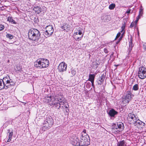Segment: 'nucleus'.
Segmentation results:
<instances>
[{"instance_id": "nucleus-21", "label": "nucleus", "mask_w": 146, "mask_h": 146, "mask_svg": "<svg viewBox=\"0 0 146 146\" xmlns=\"http://www.w3.org/2000/svg\"><path fill=\"white\" fill-rule=\"evenodd\" d=\"M33 10L35 11V12L38 14L41 13L40 11V7H39L37 6L36 7H34L33 8Z\"/></svg>"}, {"instance_id": "nucleus-20", "label": "nucleus", "mask_w": 146, "mask_h": 146, "mask_svg": "<svg viewBox=\"0 0 146 146\" xmlns=\"http://www.w3.org/2000/svg\"><path fill=\"white\" fill-rule=\"evenodd\" d=\"M126 143L123 140L118 142L117 143L118 146H126Z\"/></svg>"}, {"instance_id": "nucleus-34", "label": "nucleus", "mask_w": 146, "mask_h": 146, "mask_svg": "<svg viewBox=\"0 0 146 146\" xmlns=\"http://www.w3.org/2000/svg\"><path fill=\"white\" fill-rule=\"evenodd\" d=\"M4 28V26L2 24H0V31L3 30Z\"/></svg>"}, {"instance_id": "nucleus-7", "label": "nucleus", "mask_w": 146, "mask_h": 146, "mask_svg": "<svg viewBox=\"0 0 146 146\" xmlns=\"http://www.w3.org/2000/svg\"><path fill=\"white\" fill-rule=\"evenodd\" d=\"M134 95L130 92H127L126 95L123 97L122 102L124 104H128L133 97Z\"/></svg>"}, {"instance_id": "nucleus-11", "label": "nucleus", "mask_w": 146, "mask_h": 146, "mask_svg": "<svg viewBox=\"0 0 146 146\" xmlns=\"http://www.w3.org/2000/svg\"><path fill=\"white\" fill-rule=\"evenodd\" d=\"M71 143L73 145L80 146V141L79 137L76 136H72L71 140Z\"/></svg>"}, {"instance_id": "nucleus-47", "label": "nucleus", "mask_w": 146, "mask_h": 146, "mask_svg": "<svg viewBox=\"0 0 146 146\" xmlns=\"http://www.w3.org/2000/svg\"><path fill=\"white\" fill-rule=\"evenodd\" d=\"M144 50H146V46H144Z\"/></svg>"}, {"instance_id": "nucleus-5", "label": "nucleus", "mask_w": 146, "mask_h": 146, "mask_svg": "<svg viewBox=\"0 0 146 146\" xmlns=\"http://www.w3.org/2000/svg\"><path fill=\"white\" fill-rule=\"evenodd\" d=\"M80 137V146L88 145L90 144V139L89 136L85 133L82 134Z\"/></svg>"}, {"instance_id": "nucleus-43", "label": "nucleus", "mask_w": 146, "mask_h": 146, "mask_svg": "<svg viewBox=\"0 0 146 146\" xmlns=\"http://www.w3.org/2000/svg\"><path fill=\"white\" fill-rule=\"evenodd\" d=\"M65 107L66 108H68L69 107V106L68 105L67 106H65Z\"/></svg>"}, {"instance_id": "nucleus-27", "label": "nucleus", "mask_w": 146, "mask_h": 146, "mask_svg": "<svg viewBox=\"0 0 146 146\" xmlns=\"http://www.w3.org/2000/svg\"><path fill=\"white\" fill-rule=\"evenodd\" d=\"M139 89V86L138 84H135L133 87V90L135 91Z\"/></svg>"}, {"instance_id": "nucleus-1", "label": "nucleus", "mask_w": 146, "mask_h": 146, "mask_svg": "<svg viewBox=\"0 0 146 146\" xmlns=\"http://www.w3.org/2000/svg\"><path fill=\"white\" fill-rule=\"evenodd\" d=\"M40 35L39 31L36 29H30L28 33V37L29 39L38 44H41L44 40V39L41 38Z\"/></svg>"}, {"instance_id": "nucleus-16", "label": "nucleus", "mask_w": 146, "mask_h": 146, "mask_svg": "<svg viewBox=\"0 0 146 146\" xmlns=\"http://www.w3.org/2000/svg\"><path fill=\"white\" fill-rule=\"evenodd\" d=\"M129 50L131 51L132 49V48L133 46L134 45L133 44L132 42V38L131 37L129 39Z\"/></svg>"}, {"instance_id": "nucleus-41", "label": "nucleus", "mask_w": 146, "mask_h": 146, "mask_svg": "<svg viewBox=\"0 0 146 146\" xmlns=\"http://www.w3.org/2000/svg\"><path fill=\"white\" fill-rule=\"evenodd\" d=\"M92 83V86L94 87V81H91V82Z\"/></svg>"}, {"instance_id": "nucleus-22", "label": "nucleus", "mask_w": 146, "mask_h": 146, "mask_svg": "<svg viewBox=\"0 0 146 146\" xmlns=\"http://www.w3.org/2000/svg\"><path fill=\"white\" fill-rule=\"evenodd\" d=\"M131 121V124H134L136 123L137 121H139L140 120L139 119H137V118L136 117V116L135 115L134 117V119L133 120L131 119L130 120Z\"/></svg>"}, {"instance_id": "nucleus-19", "label": "nucleus", "mask_w": 146, "mask_h": 146, "mask_svg": "<svg viewBox=\"0 0 146 146\" xmlns=\"http://www.w3.org/2000/svg\"><path fill=\"white\" fill-rule=\"evenodd\" d=\"M95 75L94 74H90L89 75V78L88 80L91 81H94Z\"/></svg>"}, {"instance_id": "nucleus-29", "label": "nucleus", "mask_w": 146, "mask_h": 146, "mask_svg": "<svg viewBox=\"0 0 146 146\" xmlns=\"http://www.w3.org/2000/svg\"><path fill=\"white\" fill-rule=\"evenodd\" d=\"M6 37L8 38H9L10 39H12L13 38V35L9 34H7Z\"/></svg>"}, {"instance_id": "nucleus-31", "label": "nucleus", "mask_w": 146, "mask_h": 146, "mask_svg": "<svg viewBox=\"0 0 146 146\" xmlns=\"http://www.w3.org/2000/svg\"><path fill=\"white\" fill-rule=\"evenodd\" d=\"M137 25H135V22H132L131 23V25H130L129 26V27L130 28H132L134 26H135V27H136V26Z\"/></svg>"}, {"instance_id": "nucleus-46", "label": "nucleus", "mask_w": 146, "mask_h": 146, "mask_svg": "<svg viewBox=\"0 0 146 146\" xmlns=\"http://www.w3.org/2000/svg\"><path fill=\"white\" fill-rule=\"evenodd\" d=\"M66 112H68V111H69V110L68 109H67L66 110Z\"/></svg>"}, {"instance_id": "nucleus-38", "label": "nucleus", "mask_w": 146, "mask_h": 146, "mask_svg": "<svg viewBox=\"0 0 146 146\" xmlns=\"http://www.w3.org/2000/svg\"><path fill=\"white\" fill-rule=\"evenodd\" d=\"M97 82L98 85H101L102 83V82H101V81H100L98 79L97 81Z\"/></svg>"}, {"instance_id": "nucleus-42", "label": "nucleus", "mask_w": 146, "mask_h": 146, "mask_svg": "<svg viewBox=\"0 0 146 146\" xmlns=\"http://www.w3.org/2000/svg\"><path fill=\"white\" fill-rule=\"evenodd\" d=\"M61 28L62 29H64V30H65V29H64V26H62L61 27Z\"/></svg>"}, {"instance_id": "nucleus-23", "label": "nucleus", "mask_w": 146, "mask_h": 146, "mask_svg": "<svg viewBox=\"0 0 146 146\" xmlns=\"http://www.w3.org/2000/svg\"><path fill=\"white\" fill-rule=\"evenodd\" d=\"M7 21H9V22L11 23L12 24H16V23L15 21L11 17H8Z\"/></svg>"}, {"instance_id": "nucleus-26", "label": "nucleus", "mask_w": 146, "mask_h": 146, "mask_svg": "<svg viewBox=\"0 0 146 146\" xmlns=\"http://www.w3.org/2000/svg\"><path fill=\"white\" fill-rule=\"evenodd\" d=\"M46 8L44 6L42 7H40V12H42L43 13H44L46 12Z\"/></svg>"}, {"instance_id": "nucleus-2", "label": "nucleus", "mask_w": 146, "mask_h": 146, "mask_svg": "<svg viewBox=\"0 0 146 146\" xmlns=\"http://www.w3.org/2000/svg\"><path fill=\"white\" fill-rule=\"evenodd\" d=\"M15 84V82L10 78L9 76H7L3 78V79H0V90L4 88L7 89Z\"/></svg>"}, {"instance_id": "nucleus-44", "label": "nucleus", "mask_w": 146, "mask_h": 146, "mask_svg": "<svg viewBox=\"0 0 146 146\" xmlns=\"http://www.w3.org/2000/svg\"><path fill=\"white\" fill-rule=\"evenodd\" d=\"M140 121H137L136 123L140 124L141 122Z\"/></svg>"}, {"instance_id": "nucleus-36", "label": "nucleus", "mask_w": 146, "mask_h": 146, "mask_svg": "<svg viewBox=\"0 0 146 146\" xmlns=\"http://www.w3.org/2000/svg\"><path fill=\"white\" fill-rule=\"evenodd\" d=\"M15 70H21V68L20 66H17L16 68H15Z\"/></svg>"}, {"instance_id": "nucleus-28", "label": "nucleus", "mask_w": 146, "mask_h": 146, "mask_svg": "<svg viewBox=\"0 0 146 146\" xmlns=\"http://www.w3.org/2000/svg\"><path fill=\"white\" fill-rule=\"evenodd\" d=\"M115 7V5L114 4L112 3L110 5L109 8L110 9L112 10Z\"/></svg>"}, {"instance_id": "nucleus-49", "label": "nucleus", "mask_w": 146, "mask_h": 146, "mask_svg": "<svg viewBox=\"0 0 146 146\" xmlns=\"http://www.w3.org/2000/svg\"><path fill=\"white\" fill-rule=\"evenodd\" d=\"M78 37H80V36H78Z\"/></svg>"}, {"instance_id": "nucleus-24", "label": "nucleus", "mask_w": 146, "mask_h": 146, "mask_svg": "<svg viewBox=\"0 0 146 146\" xmlns=\"http://www.w3.org/2000/svg\"><path fill=\"white\" fill-rule=\"evenodd\" d=\"M8 133H9V136H8L9 139H10V140H11V138L12 137L13 135V131H11V132H9V131H10L9 129H8Z\"/></svg>"}, {"instance_id": "nucleus-33", "label": "nucleus", "mask_w": 146, "mask_h": 146, "mask_svg": "<svg viewBox=\"0 0 146 146\" xmlns=\"http://www.w3.org/2000/svg\"><path fill=\"white\" fill-rule=\"evenodd\" d=\"M108 17V16H107L106 15L105 17H104V18L103 19V20H104V21L106 22H108V21H109V20L107 19H107Z\"/></svg>"}, {"instance_id": "nucleus-9", "label": "nucleus", "mask_w": 146, "mask_h": 146, "mask_svg": "<svg viewBox=\"0 0 146 146\" xmlns=\"http://www.w3.org/2000/svg\"><path fill=\"white\" fill-rule=\"evenodd\" d=\"M66 102V100L63 97H61V98H59V99H55L54 100V103L53 104L55 107L58 106V104L59 106L58 109H59L60 108V105H63Z\"/></svg>"}, {"instance_id": "nucleus-6", "label": "nucleus", "mask_w": 146, "mask_h": 146, "mask_svg": "<svg viewBox=\"0 0 146 146\" xmlns=\"http://www.w3.org/2000/svg\"><path fill=\"white\" fill-rule=\"evenodd\" d=\"M83 31V29L80 27L78 29L77 31L74 33L73 36L76 40L79 41L82 39L83 35L82 34Z\"/></svg>"}, {"instance_id": "nucleus-17", "label": "nucleus", "mask_w": 146, "mask_h": 146, "mask_svg": "<svg viewBox=\"0 0 146 146\" xmlns=\"http://www.w3.org/2000/svg\"><path fill=\"white\" fill-rule=\"evenodd\" d=\"M71 72L70 71L69 72L68 76L69 77H72L75 75L76 72L75 70L74 69H71Z\"/></svg>"}, {"instance_id": "nucleus-45", "label": "nucleus", "mask_w": 146, "mask_h": 146, "mask_svg": "<svg viewBox=\"0 0 146 146\" xmlns=\"http://www.w3.org/2000/svg\"><path fill=\"white\" fill-rule=\"evenodd\" d=\"M113 53L111 55H110V57H112L113 55Z\"/></svg>"}, {"instance_id": "nucleus-30", "label": "nucleus", "mask_w": 146, "mask_h": 146, "mask_svg": "<svg viewBox=\"0 0 146 146\" xmlns=\"http://www.w3.org/2000/svg\"><path fill=\"white\" fill-rule=\"evenodd\" d=\"M105 79V77L104 76V75H102L98 79L100 80V81H101V82H103Z\"/></svg>"}, {"instance_id": "nucleus-10", "label": "nucleus", "mask_w": 146, "mask_h": 146, "mask_svg": "<svg viewBox=\"0 0 146 146\" xmlns=\"http://www.w3.org/2000/svg\"><path fill=\"white\" fill-rule=\"evenodd\" d=\"M46 30L44 33L45 37H48L52 35L54 31V29L52 25H48L46 27Z\"/></svg>"}, {"instance_id": "nucleus-40", "label": "nucleus", "mask_w": 146, "mask_h": 146, "mask_svg": "<svg viewBox=\"0 0 146 146\" xmlns=\"http://www.w3.org/2000/svg\"><path fill=\"white\" fill-rule=\"evenodd\" d=\"M131 9H128V10H127L126 12V13H127V14H129L130 13Z\"/></svg>"}, {"instance_id": "nucleus-48", "label": "nucleus", "mask_w": 146, "mask_h": 146, "mask_svg": "<svg viewBox=\"0 0 146 146\" xmlns=\"http://www.w3.org/2000/svg\"><path fill=\"white\" fill-rule=\"evenodd\" d=\"M11 140H10V139H9V138L8 139V140L7 141V142L10 141Z\"/></svg>"}, {"instance_id": "nucleus-37", "label": "nucleus", "mask_w": 146, "mask_h": 146, "mask_svg": "<svg viewBox=\"0 0 146 146\" xmlns=\"http://www.w3.org/2000/svg\"><path fill=\"white\" fill-rule=\"evenodd\" d=\"M121 35V33L120 32H119L117 34V36L116 37V38L115 39V40L117 39V38H118L120 35Z\"/></svg>"}, {"instance_id": "nucleus-8", "label": "nucleus", "mask_w": 146, "mask_h": 146, "mask_svg": "<svg viewBox=\"0 0 146 146\" xmlns=\"http://www.w3.org/2000/svg\"><path fill=\"white\" fill-rule=\"evenodd\" d=\"M138 76L141 79H144L146 77V68L143 66L139 68L138 72Z\"/></svg>"}, {"instance_id": "nucleus-12", "label": "nucleus", "mask_w": 146, "mask_h": 146, "mask_svg": "<svg viewBox=\"0 0 146 146\" xmlns=\"http://www.w3.org/2000/svg\"><path fill=\"white\" fill-rule=\"evenodd\" d=\"M67 64L64 62H62L58 66V69L60 72L66 71L67 68Z\"/></svg>"}, {"instance_id": "nucleus-32", "label": "nucleus", "mask_w": 146, "mask_h": 146, "mask_svg": "<svg viewBox=\"0 0 146 146\" xmlns=\"http://www.w3.org/2000/svg\"><path fill=\"white\" fill-rule=\"evenodd\" d=\"M140 16L139 15L137 18L136 20H135V25H137V23L140 18Z\"/></svg>"}, {"instance_id": "nucleus-39", "label": "nucleus", "mask_w": 146, "mask_h": 146, "mask_svg": "<svg viewBox=\"0 0 146 146\" xmlns=\"http://www.w3.org/2000/svg\"><path fill=\"white\" fill-rule=\"evenodd\" d=\"M104 52L106 54H107L108 53V50L106 48H104Z\"/></svg>"}, {"instance_id": "nucleus-3", "label": "nucleus", "mask_w": 146, "mask_h": 146, "mask_svg": "<svg viewBox=\"0 0 146 146\" xmlns=\"http://www.w3.org/2000/svg\"><path fill=\"white\" fill-rule=\"evenodd\" d=\"M49 64V61L46 59L44 58H39L37 59L34 63L35 66L38 68L48 67Z\"/></svg>"}, {"instance_id": "nucleus-35", "label": "nucleus", "mask_w": 146, "mask_h": 146, "mask_svg": "<svg viewBox=\"0 0 146 146\" xmlns=\"http://www.w3.org/2000/svg\"><path fill=\"white\" fill-rule=\"evenodd\" d=\"M125 24H124V25H123L122 26L121 28L122 29V30L121 31H120V32L121 33H122L123 30H124L125 28Z\"/></svg>"}, {"instance_id": "nucleus-25", "label": "nucleus", "mask_w": 146, "mask_h": 146, "mask_svg": "<svg viewBox=\"0 0 146 146\" xmlns=\"http://www.w3.org/2000/svg\"><path fill=\"white\" fill-rule=\"evenodd\" d=\"M135 116V115L134 114H133L132 113H129L128 115L129 119H131V120H133V119H134V117Z\"/></svg>"}, {"instance_id": "nucleus-14", "label": "nucleus", "mask_w": 146, "mask_h": 146, "mask_svg": "<svg viewBox=\"0 0 146 146\" xmlns=\"http://www.w3.org/2000/svg\"><path fill=\"white\" fill-rule=\"evenodd\" d=\"M52 126L50 125V124L48 122L45 120L43 123L42 129L45 131L46 129H49Z\"/></svg>"}, {"instance_id": "nucleus-15", "label": "nucleus", "mask_w": 146, "mask_h": 146, "mask_svg": "<svg viewBox=\"0 0 146 146\" xmlns=\"http://www.w3.org/2000/svg\"><path fill=\"white\" fill-rule=\"evenodd\" d=\"M45 121L48 123L50 125L52 126L53 123V120L51 116H48L47 117Z\"/></svg>"}, {"instance_id": "nucleus-18", "label": "nucleus", "mask_w": 146, "mask_h": 146, "mask_svg": "<svg viewBox=\"0 0 146 146\" xmlns=\"http://www.w3.org/2000/svg\"><path fill=\"white\" fill-rule=\"evenodd\" d=\"M52 98H54L52 96H47L45 97V98L44 99L46 100L45 102L48 103L51 102L52 100Z\"/></svg>"}, {"instance_id": "nucleus-4", "label": "nucleus", "mask_w": 146, "mask_h": 146, "mask_svg": "<svg viewBox=\"0 0 146 146\" xmlns=\"http://www.w3.org/2000/svg\"><path fill=\"white\" fill-rule=\"evenodd\" d=\"M124 128L123 124L121 122L113 123L112 125V131L115 133L122 131Z\"/></svg>"}, {"instance_id": "nucleus-13", "label": "nucleus", "mask_w": 146, "mask_h": 146, "mask_svg": "<svg viewBox=\"0 0 146 146\" xmlns=\"http://www.w3.org/2000/svg\"><path fill=\"white\" fill-rule=\"evenodd\" d=\"M118 112L114 109H112L110 110L108 112V114L111 119H113L115 118V115L117 114Z\"/></svg>"}]
</instances>
